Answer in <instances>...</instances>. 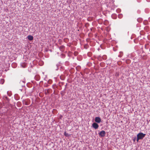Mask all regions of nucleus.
<instances>
[{"instance_id": "f257e3e1", "label": "nucleus", "mask_w": 150, "mask_h": 150, "mask_svg": "<svg viewBox=\"0 0 150 150\" xmlns=\"http://www.w3.org/2000/svg\"><path fill=\"white\" fill-rule=\"evenodd\" d=\"M145 135V134H143L142 132L139 133L137 135V142H138L139 139H142Z\"/></svg>"}, {"instance_id": "1a4fd4ad", "label": "nucleus", "mask_w": 150, "mask_h": 150, "mask_svg": "<svg viewBox=\"0 0 150 150\" xmlns=\"http://www.w3.org/2000/svg\"><path fill=\"white\" fill-rule=\"evenodd\" d=\"M12 66L13 67H16L17 66V64L15 63H13L12 64Z\"/></svg>"}, {"instance_id": "0eeeda50", "label": "nucleus", "mask_w": 150, "mask_h": 150, "mask_svg": "<svg viewBox=\"0 0 150 150\" xmlns=\"http://www.w3.org/2000/svg\"><path fill=\"white\" fill-rule=\"evenodd\" d=\"M28 39L30 41L32 40H33V36L31 35H28L27 36Z\"/></svg>"}, {"instance_id": "f3484780", "label": "nucleus", "mask_w": 150, "mask_h": 150, "mask_svg": "<svg viewBox=\"0 0 150 150\" xmlns=\"http://www.w3.org/2000/svg\"><path fill=\"white\" fill-rule=\"evenodd\" d=\"M64 135H65L66 136V135H67V134H65Z\"/></svg>"}, {"instance_id": "20e7f679", "label": "nucleus", "mask_w": 150, "mask_h": 150, "mask_svg": "<svg viewBox=\"0 0 150 150\" xmlns=\"http://www.w3.org/2000/svg\"><path fill=\"white\" fill-rule=\"evenodd\" d=\"M92 126L95 129H97L99 127L98 125L96 122L93 123L92 125Z\"/></svg>"}, {"instance_id": "f8f14e48", "label": "nucleus", "mask_w": 150, "mask_h": 150, "mask_svg": "<svg viewBox=\"0 0 150 150\" xmlns=\"http://www.w3.org/2000/svg\"><path fill=\"white\" fill-rule=\"evenodd\" d=\"M120 54L119 55V57H121L123 55V52H120Z\"/></svg>"}, {"instance_id": "9b49d317", "label": "nucleus", "mask_w": 150, "mask_h": 150, "mask_svg": "<svg viewBox=\"0 0 150 150\" xmlns=\"http://www.w3.org/2000/svg\"><path fill=\"white\" fill-rule=\"evenodd\" d=\"M122 15L121 14H120L118 15V17L119 18H121L122 17Z\"/></svg>"}, {"instance_id": "2eb2a0df", "label": "nucleus", "mask_w": 150, "mask_h": 150, "mask_svg": "<svg viewBox=\"0 0 150 150\" xmlns=\"http://www.w3.org/2000/svg\"><path fill=\"white\" fill-rule=\"evenodd\" d=\"M61 55L62 56V57H65V55L64 54H62Z\"/></svg>"}, {"instance_id": "6ab92c4d", "label": "nucleus", "mask_w": 150, "mask_h": 150, "mask_svg": "<svg viewBox=\"0 0 150 150\" xmlns=\"http://www.w3.org/2000/svg\"><path fill=\"white\" fill-rule=\"evenodd\" d=\"M104 57H106V56H104Z\"/></svg>"}, {"instance_id": "9d476101", "label": "nucleus", "mask_w": 150, "mask_h": 150, "mask_svg": "<svg viewBox=\"0 0 150 150\" xmlns=\"http://www.w3.org/2000/svg\"><path fill=\"white\" fill-rule=\"evenodd\" d=\"M108 21L107 20H105L104 22V24L105 25H107L108 24Z\"/></svg>"}, {"instance_id": "a211bd4d", "label": "nucleus", "mask_w": 150, "mask_h": 150, "mask_svg": "<svg viewBox=\"0 0 150 150\" xmlns=\"http://www.w3.org/2000/svg\"><path fill=\"white\" fill-rule=\"evenodd\" d=\"M64 135H65L66 136V135H67V134H65Z\"/></svg>"}, {"instance_id": "6e6552de", "label": "nucleus", "mask_w": 150, "mask_h": 150, "mask_svg": "<svg viewBox=\"0 0 150 150\" xmlns=\"http://www.w3.org/2000/svg\"><path fill=\"white\" fill-rule=\"evenodd\" d=\"M21 65L23 68H25L26 66V64L25 62L22 63L21 64Z\"/></svg>"}, {"instance_id": "39448f33", "label": "nucleus", "mask_w": 150, "mask_h": 150, "mask_svg": "<svg viewBox=\"0 0 150 150\" xmlns=\"http://www.w3.org/2000/svg\"><path fill=\"white\" fill-rule=\"evenodd\" d=\"M25 82L24 81H21L19 83V86L23 87L24 86Z\"/></svg>"}, {"instance_id": "f03ea898", "label": "nucleus", "mask_w": 150, "mask_h": 150, "mask_svg": "<svg viewBox=\"0 0 150 150\" xmlns=\"http://www.w3.org/2000/svg\"><path fill=\"white\" fill-rule=\"evenodd\" d=\"M99 134L101 137H104L105 135L106 132L105 131L102 130L100 132Z\"/></svg>"}, {"instance_id": "4468645a", "label": "nucleus", "mask_w": 150, "mask_h": 150, "mask_svg": "<svg viewBox=\"0 0 150 150\" xmlns=\"http://www.w3.org/2000/svg\"><path fill=\"white\" fill-rule=\"evenodd\" d=\"M7 94L9 96H10L11 95V94H10V93H9V92H8V91L7 92Z\"/></svg>"}, {"instance_id": "dca6fc26", "label": "nucleus", "mask_w": 150, "mask_h": 150, "mask_svg": "<svg viewBox=\"0 0 150 150\" xmlns=\"http://www.w3.org/2000/svg\"><path fill=\"white\" fill-rule=\"evenodd\" d=\"M136 139H137V138H136V137H135L134 138V139H133V141H134V142H135V140Z\"/></svg>"}, {"instance_id": "7ed1b4c3", "label": "nucleus", "mask_w": 150, "mask_h": 150, "mask_svg": "<svg viewBox=\"0 0 150 150\" xmlns=\"http://www.w3.org/2000/svg\"><path fill=\"white\" fill-rule=\"evenodd\" d=\"M95 121L97 123H99L101 122V118L99 117H96L95 118Z\"/></svg>"}, {"instance_id": "423d86ee", "label": "nucleus", "mask_w": 150, "mask_h": 150, "mask_svg": "<svg viewBox=\"0 0 150 150\" xmlns=\"http://www.w3.org/2000/svg\"><path fill=\"white\" fill-rule=\"evenodd\" d=\"M65 47L63 45H61L59 47L60 50L62 52H63L64 50Z\"/></svg>"}, {"instance_id": "ddd939ff", "label": "nucleus", "mask_w": 150, "mask_h": 150, "mask_svg": "<svg viewBox=\"0 0 150 150\" xmlns=\"http://www.w3.org/2000/svg\"><path fill=\"white\" fill-rule=\"evenodd\" d=\"M3 98H4V99L5 98L6 100H8V98L6 96H4Z\"/></svg>"}]
</instances>
